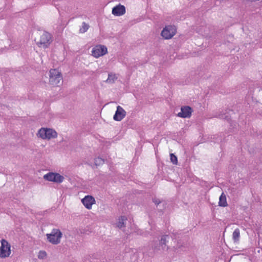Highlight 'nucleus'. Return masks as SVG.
<instances>
[{
	"label": "nucleus",
	"instance_id": "1",
	"mask_svg": "<svg viewBox=\"0 0 262 262\" xmlns=\"http://www.w3.org/2000/svg\"><path fill=\"white\" fill-rule=\"evenodd\" d=\"M38 137L43 139L50 140L57 137L58 134L53 128L42 127L40 128L37 134Z\"/></svg>",
	"mask_w": 262,
	"mask_h": 262
},
{
	"label": "nucleus",
	"instance_id": "2",
	"mask_svg": "<svg viewBox=\"0 0 262 262\" xmlns=\"http://www.w3.org/2000/svg\"><path fill=\"white\" fill-rule=\"evenodd\" d=\"M46 236L48 242L53 245H57L61 242L62 233L59 229L54 228Z\"/></svg>",
	"mask_w": 262,
	"mask_h": 262
},
{
	"label": "nucleus",
	"instance_id": "3",
	"mask_svg": "<svg viewBox=\"0 0 262 262\" xmlns=\"http://www.w3.org/2000/svg\"><path fill=\"white\" fill-rule=\"evenodd\" d=\"M62 77L61 73L56 69L50 71L49 82L51 84L58 86L62 83Z\"/></svg>",
	"mask_w": 262,
	"mask_h": 262
},
{
	"label": "nucleus",
	"instance_id": "4",
	"mask_svg": "<svg viewBox=\"0 0 262 262\" xmlns=\"http://www.w3.org/2000/svg\"><path fill=\"white\" fill-rule=\"evenodd\" d=\"M43 178L46 181L58 184L61 183L64 180V178L63 176L61 175L59 173L53 172H49L47 173L43 176Z\"/></svg>",
	"mask_w": 262,
	"mask_h": 262
},
{
	"label": "nucleus",
	"instance_id": "5",
	"mask_svg": "<svg viewBox=\"0 0 262 262\" xmlns=\"http://www.w3.org/2000/svg\"><path fill=\"white\" fill-rule=\"evenodd\" d=\"M177 32L176 27L174 25L166 26L161 32V36L165 39H170Z\"/></svg>",
	"mask_w": 262,
	"mask_h": 262
},
{
	"label": "nucleus",
	"instance_id": "6",
	"mask_svg": "<svg viewBox=\"0 0 262 262\" xmlns=\"http://www.w3.org/2000/svg\"><path fill=\"white\" fill-rule=\"evenodd\" d=\"M1 243L0 257L2 258L8 257L11 253L10 244L4 239L1 240Z\"/></svg>",
	"mask_w": 262,
	"mask_h": 262
},
{
	"label": "nucleus",
	"instance_id": "7",
	"mask_svg": "<svg viewBox=\"0 0 262 262\" xmlns=\"http://www.w3.org/2000/svg\"><path fill=\"white\" fill-rule=\"evenodd\" d=\"M107 53V48L103 45H98L93 48L91 55L95 58H98Z\"/></svg>",
	"mask_w": 262,
	"mask_h": 262
},
{
	"label": "nucleus",
	"instance_id": "8",
	"mask_svg": "<svg viewBox=\"0 0 262 262\" xmlns=\"http://www.w3.org/2000/svg\"><path fill=\"white\" fill-rule=\"evenodd\" d=\"M51 35L47 32H43L40 36V40L37 44L39 47L43 48H47L51 43Z\"/></svg>",
	"mask_w": 262,
	"mask_h": 262
},
{
	"label": "nucleus",
	"instance_id": "9",
	"mask_svg": "<svg viewBox=\"0 0 262 262\" xmlns=\"http://www.w3.org/2000/svg\"><path fill=\"white\" fill-rule=\"evenodd\" d=\"M81 202L86 209H91L92 205L95 204L96 201L93 196L88 195L81 200Z\"/></svg>",
	"mask_w": 262,
	"mask_h": 262
},
{
	"label": "nucleus",
	"instance_id": "10",
	"mask_svg": "<svg viewBox=\"0 0 262 262\" xmlns=\"http://www.w3.org/2000/svg\"><path fill=\"white\" fill-rule=\"evenodd\" d=\"M126 115V111L121 106L118 105L113 116V119L115 121H120L125 117Z\"/></svg>",
	"mask_w": 262,
	"mask_h": 262
},
{
	"label": "nucleus",
	"instance_id": "11",
	"mask_svg": "<svg viewBox=\"0 0 262 262\" xmlns=\"http://www.w3.org/2000/svg\"><path fill=\"white\" fill-rule=\"evenodd\" d=\"M192 112V108L188 106H182L181 112L177 114V116L185 118L190 117Z\"/></svg>",
	"mask_w": 262,
	"mask_h": 262
},
{
	"label": "nucleus",
	"instance_id": "12",
	"mask_svg": "<svg viewBox=\"0 0 262 262\" xmlns=\"http://www.w3.org/2000/svg\"><path fill=\"white\" fill-rule=\"evenodd\" d=\"M112 14L116 16H120L125 13V7L119 4L112 9Z\"/></svg>",
	"mask_w": 262,
	"mask_h": 262
},
{
	"label": "nucleus",
	"instance_id": "13",
	"mask_svg": "<svg viewBox=\"0 0 262 262\" xmlns=\"http://www.w3.org/2000/svg\"><path fill=\"white\" fill-rule=\"evenodd\" d=\"M169 238L168 235H163L162 236L159 243V246L158 248V250H166L168 249V247L166 246V242Z\"/></svg>",
	"mask_w": 262,
	"mask_h": 262
},
{
	"label": "nucleus",
	"instance_id": "14",
	"mask_svg": "<svg viewBox=\"0 0 262 262\" xmlns=\"http://www.w3.org/2000/svg\"><path fill=\"white\" fill-rule=\"evenodd\" d=\"M219 205V206L223 207H225L227 205L226 197L224 193H222L220 197Z\"/></svg>",
	"mask_w": 262,
	"mask_h": 262
},
{
	"label": "nucleus",
	"instance_id": "15",
	"mask_svg": "<svg viewBox=\"0 0 262 262\" xmlns=\"http://www.w3.org/2000/svg\"><path fill=\"white\" fill-rule=\"evenodd\" d=\"M240 237V232L239 229H235L232 234L233 239L235 242H237L239 241Z\"/></svg>",
	"mask_w": 262,
	"mask_h": 262
},
{
	"label": "nucleus",
	"instance_id": "16",
	"mask_svg": "<svg viewBox=\"0 0 262 262\" xmlns=\"http://www.w3.org/2000/svg\"><path fill=\"white\" fill-rule=\"evenodd\" d=\"M126 219L125 216H121L118 219V221L116 224V226L119 228H121L124 226L125 221Z\"/></svg>",
	"mask_w": 262,
	"mask_h": 262
},
{
	"label": "nucleus",
	"instance_id": "17",
	"mask_svg": "<svg viewBox=\"0 0 262 262\" xmlns=\"http://www.w3.org/2000/svg\"><path fill=\"white\" fill-rule=\"evenodd\" d=\"M117 78V77L115 74L110 73L108 74V76L106 80V82L109 83H114Z\"/></svg>",
	"mask_w": 262,
	"mask_h": 262
},
{
	"label": "nucleus",
	"instance_id": "18",
	"mask_svg": "<svg viewBox=\"0 0 262 262\" xmlns=\"http://www.w3.org/2000/svg\"><path fill=\"white\" fill-rule=\"evenodd\" d=\"M89 28V25L83 22L82 24V26L79 29V32L81 33H84L86 32Z\"/></svg>",
	"mask_w": 262,
	"mask_h": 262
},
{
	"label": "nucleus",
	"instance_id": "19",
	"mask_svg": "<svg viewBox=\"0 0 262 262\" xmlns=\"http://www.w3.org/2000/svg\"><path fill=\"white\" fill-rule=\"evenodd\" d=\"M104 163V160L100 157H97L95 159V165L97 166H100L102 165Z\"/></svg>",
	"mask_w": 262,
	"mask_h": 262
},
{
	"label": "nucleus",
	"instance_id": "20",
	"mask_svg": "<svg viewBox=\"0 0 262 262\" xmlns=\"http://www.w3.org/2000/svg\"><path fill=\"white\" fill-rule=\"evenodd\" d=\"M47 257V253L45 251H40L38 253V257L39 259H43Z\"/></svg>",
	"mask_w": 262,
	"mask_h": 262
},
{
	"label": "nucleus",
	"instance_id": "21",
	"mask_svg": "<svg viewBox=\"0 0 262 262\" xmlns=\"http://www.w3.org/2000/svg\"><path fill=\"white\" fill-rule=\"evenodd\" d=\"M170 160L171 162L174 164H176L178 162L177 158L173 154H170Z\"/></svg>",
	"mask_w": 262,
	"mask_h": 262
},
{
	"label": "nucleus",
	"instance_id": "22",
	"mask_svg": "<svg viewBox=\"0 0 262 262\" xmlns=\"http://www.w3.org/2000/svg\"><path fill=\"white\" fill-rule=\"evenodd\" d=\"M154 202L156 204H159L160 203V201H158L157 200L154 201Z\"/></svg>",
	"mask_w": 262,
	"mask_h": 262
}]
</instances>
